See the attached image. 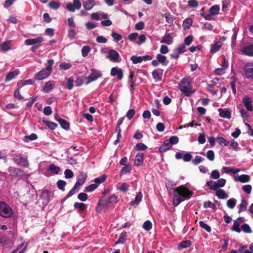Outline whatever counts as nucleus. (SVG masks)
Instances as JSON below:
<instances>
[{"mask_svg": "<svg viewBox=\"0 0 253 253\" xmlns=\"http://www.w3.org/2000/svg\"><path fill=\"white\" fill-rule=\"evenodd\" d=\"M241 228L242 231L245 233H250L252 232L251 229L248 224L245 223L242 225Z\"/></svg>", "mask_w": 253, "mask_h": 253, "instance_id": "nucleus-61", "label": "nucleus"}, {"mask_svg": "<svg viewBox=\"0 0 253 253\" xmlns=\"http://www.w3.org/2000/svg\"><path fill=\"white\" fill-rule=\"evenodd\" d=\"M91 50L89 46H84L82 49V54L83 57H85L87 55L88 53Z\"/></svg>", "mask_w": 253, "mask_h": 253, "instance_id": "nucleus-51", "label": "nucleus"}, {"mask_svg": "<svg viewBox=\"0 0 253 253\" xmlns=\"http://www.w3.org/2000/svg\"><path fill=\"white\" fill-rule=\"evenodd\" d=\"M207 159L211 161H213L214 159V153L212 150H209L206 154Z\"/></svg>", "mask_w": 253, "mask_h": 253, "instance_id": "nucleus-52", "label": "nucleus"}, {"mask_svg": "<svg viewBox=\"0 0 253 253\" xmlns=\"http://www.w3.org/2000/svg\"><path fill=\"white\" fill-rule=\"evenodd\" d=\"M37 135L35 133H32L30 135H26L25 136L24 141L28 142L29 141L34 140L37 138Z\"/></svg>", "mask_w": 253, "mask_h": 253, "instance_id": "nucleus-44", "label": "nucleus"}, {"mask_svg": "<svg viewBox=\"0 0 253 253\" xmlns=\"http://www.w3.org/2000/svg\"><path fill=\"white\" fill-rule=\"evenodd\" d=\"M211 177L214 179H217L220 177V173L218 170H213L211 171Z\"/></svg>", "mask_w": 253, "mask_h": 253, "instance_id": "nucleus-62", "label": "nucleus"}, {"mask_svg": "<svg viewBox=\"0 0 253 253\" xmlns=\"http://www.w3.org/2000/svg\"><path fill=\"white\" fill-rule=\"evenodd\" d=\"M138 41L137 42L138 45H141V44L144 43L146 42V38L145 35L142 34L140 35H138L137 37Z\"/></svg>", "mask_w": 253, "mask_h": 253, "instance_id": "nucleus-57", "label": "nucleus"}, {"mask_svg": "<svg viewBox=\"0 0 253 253\" xmlns=\"http://www.w3.org/2000/svg\"><path fill=\"white\" fill-rule=\"evenodd\" d=\"M171 145L176 144L178 142V138L177 136H172L168 139Z\"/></svg>", "mask_w": 253, "mask_h": 253, "instance_id": "nucleus-64", "label": "nucleus"}, {"mask_svg": "<svg viewBox=\"0 0 253 253\" xmlns=\"http://www.w3.org/2000/svg\"><path fill=\"white\" fill-rule=\"evenodd\" d=\"M55 120L58 121L60 125L61 126L64 128V129L67 130L69 128V123L64 119H57L56 117H55Z\"/></svg>", "mask_w": 253, "mask_h": 253, "instance_id": "nucleus-29", "label": "nucleus"}, {"mask_svg": "<svg viewBox=\"0 0 253 253\" xmlns=\"http://www.w3.org/2000/svg\"><path fill=\"white\" fill-rule=\"evenodd\" d=\"M14 214L12 208L5 202L0 201V215L5 218H10Z\"/></svg>", "mask_w": 253, "mask_h": 253, "instance_id": "nucleus-3", "label": "nucleus"}, {"mask_svg": "<svg viewBox=\"0 0 253 253\" xmlns=\"http://www.w3.org/2000/svg\"><path fill=\"white\" fill-rule=\"evenodd\" d=\"M19 74V71L18 70L9 72L5 77V82H8L12 80V79H14L15 77L17 76Z\"/></svg>", "mask_w": 253, "mask_h": 253, "instance_id": "nucleus-22", "label": "nucleus"}, {"mask_svg": "<svg viewBox=\"0 0 253 253\" xmlns=\"http://www.w3.org/2000/svg\"><path fill=\"white\" fill-rule=\"evenodd\" d=\"M222 42H217L211 46L210 51L211 53H215L221 47Z\"/></svg>", "mask_w": 253, "mask_h": 253, "instance_id": "nucleus-32", "label": "nucleus"}, {"mask_svg": "<svg viewBox=\"0 0 253 253\" xmlns=\"http://www.w3.org/2000/svg\"><path fill=\"white\" fill-rule=\"evenodd\" d=\"M251 179L250 175L247 174L237 175L234 177V180L236 182L245 183L249 182Z\"/></svg>", "mask_w": 253, "mask_h": 253, "instance_id": "nucleus-13", "label": "nucleus"}, {"mask_svg": "<svg viewBox=\"0 0 253 253\" xmlns=\"http://www.w3.org/2000/svg\"><path fill=\"white\" fill-rule=\"evenodd\" d=\"M178 88L186 96H189L195 92L191 86L189 78L182 79L178 84Z\"/></svg>", "mask_w": 253, "mask_h": 253, "instance_id": "nucleus-2", "label": "nucleus"}, {"mask_svg": "<svg viewBox=\"0 0 253 253\" xmlns=\"http://www.w3.org/2000/svg\"><path fill=\"white\" fill-rule=\"evenodd\" d=\"M244 75L246 78L253 79V64L248 63L244 68Z\"/></svg>", "mask_w": 253, "mask_h": 253, "instance_id": "nucleus-8", "label": "nucleus"}, {"mask_svg": "<svg viewBox=\"0 0 253 253\" xmlns=\"http://www.w3.org/2000/svg\"><path fill=\"white\" fill-rule=\"evenodd\" d=\"M171 145L170 143H169V140H166L164 142L163 145L161 147H160V150L161 152H165L167 150L171 148Z\"/></svg>", "mask_w": 253, "mask_h": 253, "instance_id": "nucleus-33", "label": "nucleus"}, {"mask_svg": "<svg viewBox=\"0 0 253 253\" xmlns=\"http://www.w3.org/2000/svg\"><path fill=\"white\" fill-rule=\"evenodd\" d=\"M173 42V37L170 33H167L163 37V39L161 41V43H165L167 44L170 45Z\"/></svg>", "mask_w": 253, "mask_h": 253, "instance_id": "nucleus-18", "label": "nucleus"}, {"mask_svg": "<svg viewBox=\"0 0 253 253\" xmlns=\"http://www.w3.org/2000/svg\"><path fill=\"white\" fill-rule=\"evenodd\" d=\"M13 160L19 166L27 168L29 167V163L26 157H23L21 154L15 155Z\"/></svg>", "mask_w": 253, "mask_h": 253, "instance_id": "nucleus-4", "label": "nucleus"}, {"mask_svg": "<svg viewBox=\"0 0 253 253\" xmlns=\"http://www.w3.org/2000/svg\"><path fill=\"white\" fill-rule=\"evenodd\" d=\"M175 52H177L178 53H182L185 52V45L181 44L177 46V47L174 49Z\"/></svg>", "mask_w": 253, "mask_h": 253, "instance_id": "nucleus-48", "label": "nucleus"}, {"mask_svg": "<svg viewBox=\"0 0 253 253\" xmlns=\"http://www.w3.org/2000/svg\"><path fill=\"white\" fill-rule=\"evenodd\" d=\"M23 171L20 169L10 167L8 168L9 175L11 176H16L21 174Z\"/></svg>", "mask_w": 253, "mask_h": 253, "instance_id": "nucleus-19", "label": "nucleus"}, {"mask_svg": "<svg viewBox=\"0 0 253 253\" xmlns=\"http://www.w3.org/2000/svg\"><path fill=\"white\" fill-rule=\"evenodd\" d=\"M243 190L247 194H250L251 193L252 187L251 185H245L242 187Z\"/></svg>", "mask_w": 253, "mask_h": 253, "instance_id": "nucleus-60", "label": "nucleus"}, {"mask_svg": "<svg viewBox=\"0 0 253 253\" xmlns=\"http://www.w3.org/2000/svg\"><path fill=\"white\" fill-rule=\"evenodd\" d=\"M142 194L141 192H139L138 194L136 196L134 201L130 203V205L131 206H137L142 200Z\"/></svg>", "mask_w": 253, "mask_h": 253, "instance_id": "nucleus-31", "label": "nucleus"}, {"mask_svg": "<svg viewBox=\"0 0 253 253\" xmlns=\"http://www.w3.org/2000/svg\"><path fill=\"white\" fill-rule=\"evenodd\" d=\"M111 75L112 76H117L119 80H122L123 78V72L121 69L113 67L111 70Z\"/></svg>", "mask_w": 253, "mask_h": 253, "instance_id": "nucleus-16", "label": "nucleus"}, {"mask_svg": "<svg viewBox=\"0 0 253 253\" xmlns=\"http://www.w3.org/2000/svg\"><path fill=\"white\" fill-rule=\"evenodd\" d=\"M41 197L44 199L46 203H48L49 198V192L47 190H43L42 193Z\"/></svg>", "mask_w": 253, "mask_h": 253, "instance_id": "nucleus-45", "label": "nucleus"}, {"mask_svg": "<svg viewBox=\"0 0 253 253\" xmlns=\"http://www.w3.org/2000/svg\"><path fill=\"white\" fill-rule=\"evenodd\" d=\"M248 205V202L246 200L243 199L241 200V204L239 205V212H241L244 211H245L247 209V207Z\"/></svg>", "mask_w": 253, "mask_h": 253, "instance_id": "nucleus-34", "label": "nucleus"}, {"mask_svg": "<svg viewBox=\"0 0 253 253\" xmlns=\"http://www.w3.org/2000/svg\"><path fill=\"white\" fill-rule=\"evenodd\" d=\"M152 59V57L150 55H145L143 56H132L130 58L131 61L132 62L133 64H135L140 63L142 62L143 60H151Z\"/></svg>", "mask_w": 253, "mask_h": 253, "instance_id": "nucleus-10", "label": "nucleus"}, {"mask_svg": "<svg viewBox=\"0 0 253 253\" xmlns=\"http://www.w3.org/2000/svg\"><path fill=\"white\" fill-rule=\"evenodd\" d=\"M48 6L50 8H52L54 9H57L59 8L60 4L58 2H57L54 0H52V1H50L49 3H48Z\"/></svg>", "mask_w": 253, "mask_h": 253, "instance_id": "nucleus-54", "label": "nucleus"}, {"mask_svg": "<svg viewBox=\"0 0 253 253\" xmlns=\"http://www.w3.org/2000/svg\"><path fill=\"white\" fill-rule=\"evenodd\" d=\"M143 228L146 231L150 230L152 228V223L149 220H147L144 222Z\"/></svg>", "mask_w": 253, "mask_h": 253, "instance_id": "nucleus-49", "label": "nucleus"}, {"mask_svg": "<svg viewBox=\"0 0 253 253\" xmlns=\"http://www.w3.org/2000/svg\"><path fill=\"white\" fill-rule=\"evenodd\" d=\"M86 177L87 174L85 173L82 172L80 173V174L78 176L77 181L75 184V187H78L79 188L81 185L84 184L85 179H86Z\"/></svg>", "mask_w": 253, "mask_h": 253, "instance_id": "nucleus-17", "label": "nucleus"}, {"mask_svg": "<svg viewBox=\"0 0 253 253\" xmlns=\"http://www.w3.org/2000/svg\"><path fill=\"white\" fill-rule=\"evenodd\" d=\"M216 141L218 144L222 147L226 146L229 144V142L226 140L223 137H218L216 138Z\"/></svg>", "mask_w": 253, "mask_h": 253, "instance_id": "nucleus-37", "label": "nucleus"}, {"mask_svg": "<svg viewBox=\"0 0 253 253\" xmlns=\"http://www.w3.org/2000/svg\"><path fill=\"white\" fill-rule=\"evenodd\" d=\"M82 6V3L79 0H73V3L69 2L66 5V8L70 12H74L76 10H79Z\"/></svg>", "mask_w": 253, "mask_h": 253, "instance_id": "nucleus-5", "label": "nucleus"}, {"mask_svg": "<svg viewBox=\"0 0 253 253\" xmlns=\"http://www.w3.org/2000/svg\"><path fill=\"white\" fill-rule=\"evenodd\" d=\"M230 144V148L232 149L234 151H237L240 150V148L239 147V144L237 142L235 141L234 140H232L230 142H229Z\"/></svg>", "mask_w": 253, "mask_h": 253, "instance_id": "nucleus-41", "label": "nucleus"}, {"mask_svg": "<svg viewBox=\"0 0 253 253\" xmlns=\"http://www.w3.org/2000/svg\"><path fill=\"white\" fill-rule=\"evenodd\" d=\"M207 185L211 189L214 190H217L218 189L217 182L209 181L207 182Z\"/></svg>", "mask_w": 253, "mask_h": 253, "instance_id": "nucleus-38", "label": "nucleus"}, {"mask_svg": "<svg viewBox=\"0 0 253 253\" xmlns=\"http://www.w3.org/2000/svg\"><path fill=\"white\" fill-rule=\"evenodd\" d=\"M47 170L52 174H57L60 172V168L54 164H51L48 167Z\"/></svg>", "mask_w": 253, "mask_h": 253, "instance_id": "nucleus-27", "label": "nucleus"}, {"mask_svg": "<svg viewBox=\"0 0 253 253\" xmlns=\"http://www.w3.org/2000/svg\"><path fill=\"white\" fill-rule=\"evenodd\" d=\"M238 108L240 110V113L241 115V116L245 118L247 120L249 119V116L246 111H245L243 108H242L241 106H239Z\"/></svg>", "mask_w": 253, "mask_h": 253, "instance_id": "nucleus-47", "label": "nucleus"}, {"mask_svg": "<svg viewBox=\"0 0 253 253\" xmlns=\"http://www.w3.org/2000/svg\"><path fill=\"white\" fill-rule=\"evenodd\" d=\"M216 196L219 199H226L228 197L227 194L222 189H218L216 191Z\"/></svg>", "mask_w": 253, "mask_h": 253, "instance_id": "nucleus-30", "label": "nucleus"}, {"mask_svg": "<svg viewBox=\"0 0 253 253\" xmlns=\"http://www.w3.org/2000/svg\"><path fill=\"white\" fill-rule=\"evenodd\" d=\"M131 170V167L129 165H126L120 171V174L123 175L124 174L129 173Z\"/></svg>", "mask_w": 253, "mask_h": 253, "instance_id": "nucleus-46", "label": "nucleus"}, {"mask_svg": "<svg viewBox=\"0 0 253 253\" xmlns=\"http://www.w3.org/2000/svg\"><path fill=\"white\" fill-rule=\"evenodd\" d=\"M102 76V74L100 71L95 69H91V74L89 76L87 77V82L86 84H87L91 82H92Z\"/></svg>", "mask_w": 253, "mask_h": 253, "instance_id": "nucleus-7", "label": "nucleus"}, {"mask_svg": "<svg viewBox=\"0 0 253 253\" xmlns=\"http://www.w3.org/2000/svg\"><path fill=\"white\" fill-rule=\"evenodd\" d=\"M71 66L72 65L70 63L62 62L59 65V68L60 70H67L70 69Z\"/></svg>", "mask_w": 253, "mask_h": 253, "instance_id": "nucleus-50", "label": "nucleus"}, {"mask_svg": "<svg viewBox=\"0 0 253 253\" xmlns=\"http://www.w3.org/2000/svg\"><path fill=\"white\" fill-rule=\"evenodd\" d=\"M106 179V176L105 175H103L100 177L96 178L94 180V182L95 184H97V185L99 184L102 183Z\"/></svg>", "mask_w": 253, "mask_h": 253, "instance_id": "nucleus-53", "label": "nucleus"}, {"mask_svg": "<svg viewBox=\"0 0 253 253\" xmlns=\"http://www.w3.org/2000/svg\"><path fill=\"white\" fill-rule=\"evenodd\" d=\"M0 47L2 51H7L11 49V42L10 41H6L0 44Z\"/></svg>", "mask_w": 253, "mask_h": 253, "instance_id": "nucleus-28", "label": "nucleus"}, {"mask_svg": "<svg viewBox=\"0 0 253 253\" xmlns=\"http://www.w3.org/2000/svg\"><path fill=\"white\" fill-rule=\"evenodd\" d=\"M191 245V242L189 240H186L181 242L178 245L181 249H185L189 247Z\"/></svg>", "mask_w": 253, "mask_h": 253, "instance_id": "nucleus-43", "label": "nucleus"}, {"mask_svg": "<svg viewBox=\"0 0 253 253\" xmlns=\"http://www.w3.org/2000/svg\"><path fill=\"white\" fill-rule=\"evenodd\" d=\"M55 85V82L53 81H49L46 82L43 86V91L45 92H48L51 91Z\"/></svg>", "mask_w": 253, "mask_h": 253, "instance_id": "nucleus-20", "label": "nucleus"}, {"mask_svg": "<svg viewBox=\"0 0 253 253\" xmlns=\"http://www.w3.org/2000/svg\"><path fill=\"white\" fill-rule=\"evenodd\" d=\"M237 203V200L233 198H230L227 202V206L230 209H233Z\"/></svg>", "mask_w": 253, "mask_h": 253, "instance_id": "nucleus-39", "label": "nucleus"}, {"mask_svg": "<svg viewBox=\"0 0 253 253\" xmlns=\"http://www.w3.org/2000/svg\"><path fill=\"white\" fill-rule=\"evenodd\" d=\"M156 58L158 60L160 64H161L163 66H166L168 65L169 61L165 55L158 54L157 55Z\"/></svg>", "mask_w": 253, "mask_h": 253, "instance_id": "nucleus-24", "label": "nucleus"}, {"mask_svg": "<svg viewBox=\"0 0 253 253\" xmlns=\"http://www.w3.org/2000/svg\"><path fill=\"white\" fill-rule=\"evenodd\" d=\"M163 70L161 69H158L154 70L152 72L153 78L157 81H160L162 79Z\"/></svg>", "mask_w": 253, "mask_h": 253, "instance_id": "nucleus-23", "label": "nucleus"}, {"mask_svg": "<svg viewBox=\"0 0 253 253\" xmlns=\"http://www.w3.org/2000/svg\"><path fill=\"white\" fill-rule=\"evenodd\" d=\"M219 9L220 8L218 5H214L210 8L209 13L211 15H216L219 13Z\"/></svg>", "mask_w": 253, "mask_h": 253, "instance_id": "nucleus-35", "label": "nucleus"}, {"mask_svg": "<svg viewBox=\"0 0 253 253\" xmlns=\"http://www.w3.org/2000/svg\"><path fill=\"white\" fill-rule=\"evenodd\" d=\"M51 72L48 69L45 68L35 75V78L39 80L44 79L48 77L51 74Z\"/></svg>", "mask_w": 253, "mask_h": 253, "instance_id": "nucleus-11", "label": "nucleus"}, {"mask_svg": "<svg viewBox=\"0 0 253 253\" xmlns=\"http://www.w3.org/2000/svg\"><path fill=\"white\" fill-rule=\"evenodd\" d=\"M118 202V197L115 195H112L111 196L108 200V203L110 204H116Z\"/></svg>", "mask_w": 253, "mask_h": 253, "instance_id": "nucleus-58", "label": "nucleus"}, {"mask_svg": "<svg viewBox=\"0 0 253 253\" xmlns=\"http://www.w3.org/2000/svg\"><path fill=\"white\" fill-rule=\"evenodd\" d=\"M111 36L113 38L114 40L116 42H118L122 39V36H121V35L114 31H113L112 32Z\"/></svg>", "mask_w": 253, "mask_h": 253, "instance_id": "nucleus-56", "label": "nucleus"}, {"mask_svg": "<svg viewBox=\"0 0 253 253\" xmlns=\"http://www.w3.org/2000/svg\"><path fill=\"white\" fill-rule=\"evenodd\" d=\"M143 154L142 153H138L136 156L134 160V165L136 166L141 165L143 162Z\"/></svg>", "mask_w": 253, "mask_h": 253, "instance_id": "nucleus-25", "label": "nucleus"}, {"mask_svg": "<svg viewBox=\"0 0 253 253\" xmlns=\"http://www.w3.org/2000/svg\"><path fill=\"white\" fill-rule=\"evenodd\" d=\"M192 20L191 18H188L185 19L183 22V27L184 30L189 28L190 26L192 25Z\"/></svg>", "mask_w": 253, "mask_h": 253, "instance_id": "nucleus-36", "label": "nucleus"}, {"mask_svg": "<svg viewBox=\"0 0 253 253\" xmlns=\"http://www.w3.org/2000/svg\"><path fill=\"white\" fill-rule=\"evenodd\" d=\"M84 9L86 11L91 10L95 5L94 1H84L83 3Z\"/></svg>", "mask_w": 253, "mask_h": 253, "instance_id": "nucleus-26", "label": "nucleus"}, {"mask_svg": "<svg viewBox=\"0 0 253 253\" xmlns=\"http://www.w3.org/2000/svg\"><path fill=\"white\" fill-rule=\"evenodd\" d=\"M74 207L81 211H84L86 208L85 204L83 203L78 202H76L74 204Z\"/></svg>", "mask_w": 253, "mask_h": 253, "instance_id": "nucleus-40", "label": "nucleus"}, {"mask_svg": "<svg viewBox=\"0 0 253 253\" xmlns=\"http://www.w3.org/2000/svg\"><path fill=\"white\" fill-rule=\"evenodd\" d=\"M244 222L242 217H239L236 220L234 221V223L232 227V230L237 232L240 233L241 232V229L240 228V225Z\"/></svg>", "mask_w": 253, "mask_h": 253, "instance_id": "nucleus-14", "label": "nucleus"}, {"mask_svg": "<svg viewBox=\"0 0 253 253\" xmlns=\"http://www.w3.org/2000/svg\"><path fill=\"white\" fill-rule=\"evenodd\" d=\"M43 41V38L38 37L35 39H29L25 41V43L27 45H36L40 44Z\"/></svg>", "mask_w": 253, "mask_h": 253, "instance_id": "nucleus-12", "label": "nucleus"}, {"mask_svg": "<svg viewBox=\"0 0 253 253\" xmlns=\"http://www.w3.org/2000/svg\"><path fill=\"white\" fill-rule=\"evenodd\" d=\"M138 36V34L137 33H132L128 35V39L131 42H134L137 39Z\"/></svg>", "mask_w": 253, "mask_h": 253, "instance_id": "nucleus-63", "label": "nucleus"}, {"mask_svg": "<svg viewBox=\"0 0 253 253\" xmlns=\"http://www.w3.org/2000/svg\"><path fill=\"white\" fill-rule=\"evenodd\" d=\"M42 121H43V123L47 126L49 128H50L52 130L55 129V128L57 127V125L53 122H51L46 121V120H44Z\"/></svg>", "mask_w": 253, "mask_h": 253, "instance_id": "nucleus-42", "label": "nucleus"}, {"mask_svg": "<svg viewBox=\"0 0 253 253\" xmlns=\"http://www.w3.org/2000/svg\"><path fill=\"white\" fill-rule=\"evenodd\" d=\"M204 159L200 156H196L195 158L192 160L193 164L198 165L201 162H203Z\"/></svg>", "mask_w": 253, "mask_h": 253, "instance_id": "nucleus-55", "label": "nucleus"}, {"mask_svg": "<svg viewBox=\"0 0 253 253\" xmlns=\"http://www.w3.org/2000/svg\"><path fill=\"white\" fill-rule=\"evenodd\" d=\"M241 51L244 55L253 56V44H249L244 46Z\"/></svg>", "mask_w": 253, "mask_h": 253, "instance_id": "nucleus-15", "label": "nucleus"}, {"mask_svg": "<svg viewBox=\"0 0 253 253\" xmlns=\"http://www.w3.org/2000/svg\"><path fill=\"white\" fill-rule=\"evenodd\" d=\"M193 193L186 187L180 186L173 189V203L175 206L178 205L182 201L189 199Z\"/></svg>", "mask_w": 253, "mask_h": 253, "instance_id": "nucleus-1", "label": "nucleus"}, {"mask_svg": "<svg viewBox=\"0 0 253 253\" xmlns=\"http://www.w3.org/2000/svg\"><path fill=\"white\" fill-rule=\"evenodd\" d=\"M242 102L247 111L250 112L253 111V107L252 105L253 100L252 97L246 95L243 97Z\"/></svg>", "mask_w": 253, "mask_h": 253, "instance_id": "nucleus-9", "label": "nucleus"}, {"mask_svg": "<svg viewBox=\"0 0 253 253\" xmlns=\"http://www.w3.org/2000/svg\"><path fill=\"white\" fill-rule=\"evenodd\" d=\"M106 58L113 62H119L121 60L119 53L114 49L109 51Z\"/></svg>", "mask_w": 253, "mask_h": 253, "instance_id": "nucleus-6", "label": "nucleus"}, {"mask_svg": "<svg viewBox=\"0 0 253 253\" xmlns=\"http://www.w3.org/2000/svg\"><path fill=\"white\" fill-rule=\"evenodd\" d=\"M218 112L219 116L222 118L230 119L231 117V112L226 109L219 108Z\"/></svg>", "mask_w": 253, "mask_h": 253, "instance_id": "nucleus-21", "label": "nucleus"}, {"mask_svg": "<svg viewBox=\"0 0 253 253\" xmlns=\"http://www.w3.org/2000/svg\"><path fill=\"white\" fill-rule=\"evenodd\" d=\"M199 224L201 228L205 229L207 232H210L211 231V228L210 226L205 223L204 221H200Z\"/></svg>", "mask_w": 253, "mask_h": 253, "instance_id": "nucleus-59", "label": "nucleus"}]
</instances>
